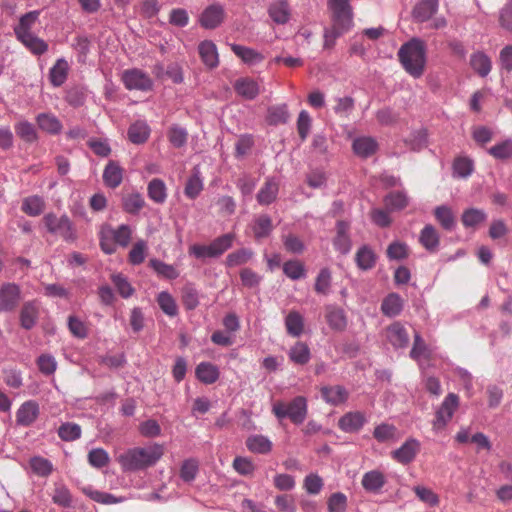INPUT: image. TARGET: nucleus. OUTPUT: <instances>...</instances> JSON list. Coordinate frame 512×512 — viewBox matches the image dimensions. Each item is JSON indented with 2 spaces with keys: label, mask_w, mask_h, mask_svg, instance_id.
<instances>
[{
  "label": "nucleus",
  "mask_w": 512,
  "mask_h": 512,
  "mask_svg": "<svg viewBox=\"0 0 512 512\" xmlns=\"http://www.w3.org/2000/svg\"><path fill=\"white\" fill-rule=\"evenodd\" d=\"M164 455V447L153 443L144 447L129 448L117 460L124 472L143 471L155 466Z\"/></svg>",
  "instance_id": "1"
},
{
  "label": "nucleus",
  "mask_w": 512,
  "mask_h": 512,
  "mask_svg": "<svg viewBox=\"0 0 512 512\" xmlns=\"http://www.w3.org/2000/svg\"><path fill=\"white\" fill-rule=\"evenodd\" d=\"M404 70L414 78H420L426 66V44L420 38L404 43L397 53Z\"/></svg>",
  "instance_id": "2"
},
{
  "label": "nucleus",
  "mask_w": 512,
  "mask_h": 512,
  "mask_svg": "<svg viewBox=\"0 0 512 512\" xmlns=\"http://www.w3.org/2000/svg\"><path fill=\"white\" fill-rule=\"evenodd\" d=\"M272 412L279 420L289 418L294 424L300 425L307 417V400L303 396H297L289 403L275 402L272 406Z\"/></svg>",
  "instance_id": "3"
},
{
  "label": "nucleus",
  "mask_w": 512,
  "mask_h": 512,
  "mask_svg": "<svg viewBox=\"0 0 512 512\" xmlns=\"http://www.w3.org/2000/svg\"><path fill=\"white\" fill-rule=\"evenodd\" d=\"M234 240L233 233H226L208 245L193 244L189 248V254L197 259L218 258L233 246Z\"/></svg>",
  "instance_id": "4"
},
{
  "label": "nucleus",
  "mask_w": 512,
  "mask_h": 512,
  "mask_svg": "<svg viewBox=\"0 0 512 512\" xmlns=\"http://www.w3.org/2000/svg\"><path fill=\"white\" fill-rule=\"evenodd\" d=\"M43 222L50 234L58 235L67 242L76 240L74 224L67 215L57 216L54 213H47L43 217Z\"/></svg>",
  "instance_id": "5"
},
{
  "label": "nucleus",
  "mask_w": 512,
  "mask_h": 512,
  "mask_svg": "<svg viewBox=\"0 0 512 512\" xmlns=\"http://www.w3.org/2000/svg\"><path fill=\"white\" fill-rule=\"evenodd\" d=\"M459 407V397L455 393H449L436 410L435 418L432 422V430L438 434L445 429L447 424L453 418V415Z\"/></svg>",
  "instance_id": "6"
},
{
  "label": "nucleus",
  "mask_w": 512,
  "mask_h": 512,
  "mask_svg": "<svg viewBox=\"0 0 512 512\" xmlns=\"http://www.w3.org/2000/svg\"><path fill=\"white\" fill-rule=\"evenodd\" d=\"M328 7L332 11V26L347 32L353 25L350 0H328Z\"/></svg>",
  "instance_id": "7"
},
{
  "label": "nucleus",
  "mask_w": 512,
  "mask_h": 512,
  "mask_svg": "<svg viewBox=\"0 0 512 512\" xmlns=\"http://www.w3.org/2000/svg\"><path fill=\"white\" fill-rule=\"evenodd\" d=\"M122 81L128 90L149 91L153 87L150 76L137 68L125 70L122 73Z\"/></svg>",
  "instance_id": "8"
},
{
  "label": "nucleus",
  "mask_w": 512,
  "mask_h": 512,
  "mask_svg": "<svg viewBox=\"0 0 512 512\" xmlns=\"http://www.w3.org/2000/svg\"><path fill=\"white\" fill-rule=\"evenodd\" d=\"M421 448L420 442L415 438H408L398 449L392 452V457L398 463L409 464L416 458Z\"/></svg>",
  "instance_id": "9"
},
{
  "label": "nucleus",
  "mask_w": 512,
  "mask_h": 512,
  "mask_svg": "<svg viewBox=\"0 0 512 512\" xmlns=\"http://www.w3.org/2000/svg\"><path fill=\"white\" fill-rule=\"evenodd\" d=\"M39 414L40 407L35 400L25 401L16 411V423L19 426L28 427L37 420Z\"/></svg>",
  "instance_id": "10"
},
{
  "label": "nucleus",
  "mask_w": 512,
  "mask_h": 512,
  "mask_svg": "<svg viewBox=\"0 0 512 512\" xmlns=\"http://www.w3.org/2000/svg\"><path fill=\"white\" fill-rule=\"evenodd\" d=\"M20 288L14 283H6L0 288V311H12L19 303Z\"/></svg>",
  "instance_id": "11"
},
{
  "label": "nucleus",
  "mask_w": 512,
  "mask_h": 512,
  "mask_svg": "<svg viewBox=\"0 0 512 512\" xmlns=\"http://www.w3.org/2000/svg\"><path fill=\"white\" fill-rule=\"evenodd\" d=\"M350 223L347 221H337L336 235L333 239V246L336 251L346 255L351 251L352 240L349 235Z\"/></svg>",
  "instance_id": "12"
},
{
  "label": "nucleus",
  "mask_w": 512,
  "mask_h": 512,
  "mask_svg": "<svg viewBox=\"0 0 512 512\" xmlns=\"http://www.w3.org/2000/svg\"><path fill=\"white\" fill-rule=\"evenodd\" d=\"M385 336L387 341L395 349L406 348L410 340L406 328L400 322H395L388 326L385 331Z\"/></svg>",
  "instance_id": "13"
},
{
  "label": "nucleus",
  "mask_w": 512,
  "mask_h": 512,
  "mask_svg": "<svg viewBox=\"0 0 512 512\" xmlns=\"http://www.w3.org/2000/svg\"><path fill=\"white\" fill-rule=\"evenodd\" d=\"M367 418L363 412L352 411L344 414L338 420L339 428L346 433H355L366 424Z\"/></svg>",
  "instance_id": "14"
},
{
  "label": "nucleus",
  "mask_w": 512,
  "mask_h": 512,
  "mask_svg": "<svg viewBox=\"0 0 512 512\" xmlns=\"http://www.w3.org/2000/svg\"><path fill=\"white\" fill-rule=\"evenodd\" d=\"M235 92L246 100H254L260 93V87L256 80L249 77L237 79L233 84Z\"/></svg>",
  "instance_id": "15"
},
{
  "label": "nucleus",
  "mask_w": 512,
  "mask_h": 512,
  "mask_svg": "<svg viewBox=\"0 0 512 512\" xmlns=\"http://www.w3.org/2000/svg\"><path fill=\"white\" fill-rule=\"evenodd\" d=\"M230 48L233 53L241 59V61L248 66H255L263 62L265 59L264 55L247 46L239 45V44H230Z\"/></svg>",
  "instance_id": "16"
},
{
  "label": "nucleus",
  "mask_w": 512,
  "mask_h": 512,
  "mask_svg": "<svg viewBox=\"0 0 512 512\" xmlns=\"http://www.w3.org/2000/svg\"><path fill=\"white\" fill-rule=\"evenodd\" d=\"M438 8V0H421L414 6L412 16L417 22H426L437 13Z\"/></svg>",
  "instance_id": "17"
},
{
  "label": "nucleus",
  "mask_w": 512,
  "mask_h": 512,
  "mask_svg": "<svg viewBox=\"0 0 512 512\" xmlns=\"http://www.w3.org/2000/svg\"><path fill=\"white\" fill-rule=\"evenodd\" d=\"M224 17L223 7L219 4H213L207 7L201 14L200 23L207 29L216 28L221 24Z\"/></svg>",
  "instance_id": "18"
},
{
  "label": "nucleus",
  "mask_w": 512,
  "mask_h": 512,
  "mask_svg": "<svg viewBox=\"0 0 512 512\" xmlns=\"http://www.w3.org/2000/svg\"><path fill=\"white\" fill-rule=\"evenodd\" d=\"M362 487L370 493H379L386 484L385 475L379 470H371L362 476Z\"/></svg>",
  "instance_id": "19"
},
{
  "label": "nucleus",
  "mask_w": 512,
  "mask_h": 512,
  "mask_svg": "<svg viewBox=\"0 0 512 512\" xmlns=\"http://www.w3.org/2000/svg\"><path fill=\"white\" fill-rule=\"evenodd\" d=\"M278 192L279 182L276 178L269 177L257 193V201L260 205H269L276 200Z\"/></svg>",
  "instance_id": "20"
},
{
  "label": "nucleus",
  "mask_w": 512,
  "mask_h": 512,
  "mask_svg": "<svg viewBox=\"0 0 512 512\" xmlns=\"http://www.w3.org/2000/svg\"><path fill=\"white\" fill-rule=\"evenodd\" d=\"M357 267L362 271H368L374 268L377 262V255L369 245H362L355 254Z\"/></svg>",
  "instance_id": "21"
},
{
  "label": "nucleus",
  "mask_w": 512,
  "mask_h": 512,
  "mask_svg": "<svg viewBox=\"0 0 512 512\" xmlns=\"http://www.w3.org/2000/svg\"><path fill=\"white\" fill-rule=\"evenodd\" d=\"M200 58L205 66L212 69L219 64V55L216 45L210 40L202 41L198 46Z\"/></svg>",
  "instance_id": "22"
},
{
  "label": "nucleus",
  "mask_w": 512,
  "mask_h": 512,
  "mask_svg": "<svg viewBox=\"0 0 512 512\" xmlns=\"http://www.w3.org/2000/svg\"><path fill=\"white\" fill-rule=\"evenodd\" d=\"M69 64L65 58H59L49 70V80L52 86H62L68 77Z\"/></svg>",
  "instance_id": "23"
},
{
  "label": "nucleus",
  "mask_w": 512,
  "mask_h": 512,
  "mask_svg": "<svg viewBox=\"0 0 512 512\" xmlns=\"http://www.w3.org/2000/svg\"><path fill=\"white\" fill-rule=\"evenodd\" d=\"M404 308V300L398 293L388 294L381 303V311L387 317L398 316Z\"/></svg>",
  "instance_id": "24"
},
{
  "label": "nucleus",
  "mask_w": 512,
  "mask_h": 512,
  "mask_svg": "<svg viewBox=\"0 0 512 512\" xmlns=\"http://www.w3.org/2000/svg\"><path fill=\"white\" fill-rule=\"evenodd\" d=\"M352 148L357 156L368 158L377 151L378 144L374 138L362 136L354 139Z\"/></svg>",
  "instance_id": "25"
},
{
  "label": "nucleus",
  "mask_w": 512,
  "mask_h": 512,
  "mask_svg": "<svg viewBox=\"0 0 512 512\" xmlns=\"http://www.w3.org/2000/svg\"><path fill=\"white\" fill-rule=\"evenodd\" d=\"M321 395L326 403L333 406L343 404L348 399L347 390L340 385L323 387L321 389Z\"/></svg>",
  "instance_id": "26"
},
{
  "label": "nucleus",
  "mask_w": 512,
  "mask_h": 512,
  "mask_svg": "<svg viewBox=\"0 0 512 512\" xmlns=\"http://www.w3.org/2000/svg\"><path fill=\"white\" fill-rule=\"evenodd\" d=\"M38 127L52 135H57L62 131L61 121L52 113H40L36 117Z\"/></svg>",
  "instance_id": "27"
},
{
  "label": "nucleus",
  "mask_w": 512,
  "mask_h": 512,
  "mask_svg": "<svg viewBox=\"0 0 512 512\" xmlns=\"http://www.w3.org/2000/svg\"><path fill=\"white\" fill-rule=\"evenodd\" d=\"M204 188L203 178L201 176L200 168L194 167L192 174L187 179L184 193L189 199L197 198Z\"/></svg>",
  "instance_id": "28"
},
{
  "label": "nucleus",
  "mask_w": 512,
  "mask_h": 512,
  "mask_svg": "<svg viewBox=\"0 0 512 512\" xmlns=\"http://www.w3.org/2000/svg\"><path fill=\"white\" fill-rule=\"evenodd\" d=\"M123 180V169L115 161H109L103 171V181L109 188L118 187Z\"/></svg>",
  "instance_id": "29"
},
{
  "label": "nucleus",
  "mask_w": 512,
  "mask_h": 512,
  "mask_svg": "<svg viewBox=\"0 0 512 512\" xmlns=\"http://www.w3.org/2000/svg\"><path fill=\"white\" fill-rule=\"evenodd\" d=\"M195 374L200 382L213 384L218 380L220 372L216 365L210 362H201L197 365Z\"/></svg>",
  "instance_id": "30"
},
{
  "label": "nucleus",
  "mask_w": 512,
  "mask_h": 512,
  "mask_svg": "<svg viewBox=\"0 0 512 512\" xmlns=\"http://www.w3.org/2000/svg\"><path fill=\"white\" fill-rule=\"evenodd\" d=\"M127 135L133 144H143L149 138L150 127L145 121H136L129 126Z\"/></svg>",
  "instance_id": "31"
},
{
  "label": "nucleus",
  "mask_w": 512,
  "mask_h": 512,
  "mask_svg": "<svg viewBox=\"0 0 512 512\" xmlns=\"http://www.w3.org/2000/svg\"><path fill=\"white\" fill-rule=\"evenodd\" d=\"M39 315L38 304L34 301L26 302L20 312V324L26 329L30 330L37 322Z\"/></svg>",
  "instance_id": "32"
},
{
  "label": "nucleus",
  "mask_w": 512,
  "mask_h": 512,
  "mask_svg": "<svg viewBox=\"0 0 512 512\" xmlns=\"http://www.w3.org/2000/svg\"><path fill=\"white\" fill-rule=\"evenodd\" d=\"M434 216L444 230L453 231L456 228V218L449 206H437L434 209Z\"/></svg>",
  "instance_id": "33"
},
{
  "label": "nucleus",
  "mask_w": 512,
  "mask_h": 512,
  "mask_svg": "<svg viewBox=\"0 0 512 512\" xmlns=\"http://www.w3.org/2000/svg\"><path fill=\"white\" fill-rule=\"evenodd\" d=\"M487 220V214L483 209L468 208L463 211L461 221L465 228L476 229Z\"/></svg>",
  "instance_id": "34"
},
{
  "label": "nucleus",
  "mask_w": 512,
  "mask_h": 512,
  "mask_svg": "<svg viewBox=\"0 0 512 512\" xmlns=\"http://www.w3.org/2000/svg\"><path fill=\"white\" fill-rule=\"evenodd\" d=\"M288 356L294 364L305 365L311 359V351L306 343L298 341L289 349Z\"/></svg>",
  "instance_id": "35"
},
{
  "label": "nucleus",
  "mask_w": 512,
  "mask_h": 512,
  "mask_svg": "<svg viewBox=\"0 0 512 512\" xmlns=\"http://www.w3.org/2000/svg\"><path fill=\"white\" fill-rule=\"evenodd\" d=\"M285 328L290 336H301L304 332L303 316L296 310L290 311L285 317Z\"/></svg>",
  "instance_id": "36"
},
{
  "label": "nucleus",
  "mask_w": 512,
  "mask_h": 512,
  "mask_svg": "<svg viewBox=\"0 0 512 512\" xmlns=\"http://www.w3.org/2000/svg\"><path fill=\"white\" fill-rule=\"evenodd\" d=\"M272 446L270 439L264 435H251L246 439V447L252 453L268 454Z\"/></svg>",
  "instance_id": "37"
},
{
  "label": "nucleus",
  "mask_w": 512,
  "mask_h": 512,
  "mask_svg": "<svg viewBox=\"0 0 512 512\" xmlns=\"http://www.w3.org/2000/svg\"><path fill=\"white\" fill-rule=\"evenodd\" d=\"M147 194L150 200L157 204H163L167 199V187L163 180L152 179L147 186Z\"/></svg>",
  "instance_id": "38"
},
{
  "label": "nucleus",
  "mask_w": 512,
  "mask_h": 512,
  "mask_svg": "<svg viewBox=\"0 0 512 512\" xmlns=\"http://www.w3.org/2000/svg\"><path fill=\"white\" fill-rule=\"evenodd\" d=\"M40 12L30 11L20 17L19 23L14 27V33L18 38L31 34V28L38 20Z\"/></svg>",
  "instance_id": "39"
},
{
  "label": "nucleus",
  "mask_w": 512,
  "mask_h": 512,
  "mask_svg": "<svg viewBox=\"0 0 512 512\" xmlns=\"http://www.w3.org/2000/svg\"><path fill=\"white\" fill-rule=\"evenodd\" d=\"M470 65L472 69L481 77H486L492 68V63L488 55L480 51L471 55Z\"/></svg>",
  "instance_id": "40"
},
{
  "label": "nucleus",
  "mask_w": 512,
  "mask_h": 512,
  "mask_svg": "<svg viewBox=\"0 0 512 512\" xmlns=\"http://www.w3.org/2000/svg\"><path fill=\"white\" fill-rule=\"evenodd\" d=\"M269 16L277 24H285L290 19V8L286 1L279 0L269 7Z\"/></svg>",
  "instance_id": "41"
},
{
  "label": "nucleus",
  "mask_w": 512,
  "mask_h": 512,
  "mask_svg": "<svg viewBox=\"0 0 512 512\" xmlns=\"http://www.w3.org/2000/svg\"><path fill=\"white\" fill-rule=\"evenodd\" d=\"M453 176L456 178H468L474 171V161L467 156L456 157L453 165Z\"/></svg>",
  "instance_id": "42"
},
{
  "label": "nucleus",
  "mask_w": 512,
  "mask_h": 512,
  "mask_svg": "<svg viewBox=\"0 0 512 512\" xmlns=\"http://www.w3.org/2000/svg\"><path fill=\"white\" fill-rule=\"evenodd\" d=\"M144 206L145 199L139 192L130 193L122 198V207L129 214H138Z\"/></svg>",
  "instance_id": "43"
},
{
  "label": "nucleus",
  "mask_w": 512,
  "mask_h": 512,
  "mask_svg": "<svg viewBox=\"0 0 512 512\" xmlns=\"http://www.w3.org/2000/svg\"><path fill=\"white\" fill-rule=\"evenodd\" d=\"M107 230V234L110 235L117 245L126 247L130 243L132 230L129 225L121 224L117 228L110 226H104Z\"/></svg>",
  "instance_id": "44"
},
{
  "label": "nucleus",
  "mask_w": 512,
  "mask_h": 512,
  "mask_svg": "<svg viewBox=\"0 0 512 512\" xmlns=\"http://www.w3.org/2000/svg\"><path fill=\"white\" fill-rule=\"evenodd\" d=\"M290 114L286 104L271 106L268 108L266 120L270 125L285 124Z\"/></svg>",
  "instance_id": "45"
},
{
  "label": "nucleus",
  "mask_w": 512,
  "mask_h": 512,
  "mask_svg": "<svg viewBox=\"0 0 512 512\" xmlns=\"http://www.w3.org/2000/svg\"><path fill=\"white\" fill-rule=\"evenodd\" d=\"M21 209L29 216H39L45 209V201L38 195L29 196L23 200Z\"/></svg>",
  "instance_id": "46"
},
{
  "label": "nucleus",
  "mask_w": 512,
  "mask_h": 512,
  "mask_svg": "<svg viewBox=\"0 0 512 512\" xmlns=\"http://www.w3.org/2000/svg\"><path fill=\"white\" fill-rule=\"evenodd\" d=\"M182 303L186 310H194L200 303L198 290L191 283H187L181 290Z\"/></svg>",
  "instance_id": "47"
},
{
  "label": "nucleus",
  "mask_w": 512,
  "mask_h": 512,
  "mask_svg": "<svg viewBox=\"0 0 512 512\" xmlns=\"http://www.w3.org/2000/svg\"><path fill=\"white\" fill-rule=\"evenodd\" d=\"M384 203L388 211H397L408 205L409 198L404 191L391 192L385 196Z\"/></svg>",
  "instance_id": "48"
},
{
  "label": "nucleus",
  "mask_w": 512,
  "mask_h": 512,
  "mask_svg": "<svg viewBox=\"0 0 512 512\" xmlns=\"http://www.w3.org/2000/svg\"><path fill=\"white\" fill-rule=\"evenodd\" d=\"M420 243L429 251H434L439 246V234L436 229L428 224L420 232Z\"/></svg>",
  "instance_id": "49"
},
{
  "label": "nucleus",
  "mask_w": 512,
  "mask_h": 512,
  "mask_svg": "<svg viewBox=\"0 0 512 512\" xmlns=\"http://www.w3.org/2000/svg\"><path fill=\"white\" fill-rule=\"evenodd\" d=\"M18 40L35 55H42L48 50V44L33 33L20 37Z\"/></svg>",
  "instance_id": "50"
},
{
  "label": "nucleus",
  "mask_w": 512,
  "mask_h": 512,
  "mask_svg": "<svg viewBox=\"0 0 512 512\" xmlns=\"http://www.w3.org/2000/svg\"><path fill=\"white\" fill-rule=\"evenodd\" d=\"M252 230L256 239L268 237L273 230L270 216L267 214L258 216L254 221Z\"/></svg>",
  "instance_id": "51"
},
{
  "label": "nucleus",
  "mask_w": 512,
  "mask_h": 512,
  "mask_svg": "<svg viewBox=\"0 0 512 512\" xmlns=\"http://www.w3.org/2000/svg\"><path fill=\"white\" fill-rule=\"evenodd\" d=\"M157 303L160 309L169 317H175L178 314V306L173 296L167 292L162 291L157 295Z\"/></svg>",
  "instance_id": "52"
},
{
  "label": "nucleus",
  "mask_w": 512,
  "mask_h": 512,
  "mask_svg": "<svg viewBox=\"0 0 512 512\" xmlns=\"http://www.w3.org/2000/svg\"><path fill=\"white\" fill-rule=\"evenodd\" d=\"M84 492L88 497H90L95 502H98V503H101L104 505L117 504V503H121L125 500L122 497H116L115 495H113L111 493L94 490L92 488H86V489H84Z\"/></svg>",
  "instance_id": "53"
},
{
  "label": "nucleus",
  "mask_w": 512,
  "mask_h": 512,
  "mask_svg": "<svg viewBox=\"0 0 512 512\" xmlns=\"http://www.w3.org/2000/svg\"><path fill=\"white\" fill-rule=\"evenodd\" d=\"M283 273L291 280H299L306 277V268L299 260H289L283 264Z\"/></svg>",
  "instance_id": "54"
},
{
  "label": "nucleus",
  "mask_w": 512,
  "mask_h": 512,
  "mask_svg": "<svg viewBox=\"0 0 512 512\" xmlns=\"http://www.w3.org/2000/svg\"><path fill=\"white\" fill-rule=\"evenodd\" d=\"M15 132L18 137L27 143L35 142L38 139L34 125L26 120L20 121L15 125Z\"/></svg>",
  "instance_id": "55"
},
{
  "label": "nucleus",
  "mask_w": 512,
  "mask_h": 512,
  "mask_svg": "<svg viewBox=\"0 0 512 512\" xmlns=\"http://www.w3.org/2000/svg\"><path fill=\"white\" fill-rule=\"evenodd\" d=\"M327 322L331 329L342 331L346 328L347 320L345 313L340 308H332L327 313Z\"/></svg>",
  "instance_id": "56"
},
{
  "label": "nucleus",
  "mask_w": 512,
  "mask_h": 512,
  "mask_svg": "<svg viewBox=\"0 0 512 512\" xmlns=\"http://www.w3.org/2000/svg\"><path fill=\"white\" fill-rule=\"evenodd\" d=\"M150 266L158 275L166 279L173 280L179 276L178 270L173 265L167 264L161 260L151 259Z\"/></svg>",
  "instance_id": "57"
},
{
  "label": "nucleus",
  "mask_w": 512,
  "mask_h": 512,
  "mask_svg": "<svg viewBox=\"0 0 512 512\" xmlns=\"http://www.w3.org/2000/svg\"><path fill=\"white\" fill-rule=\"evenodd\" d=\"M253 256V252L250 249L242 248L237 251L230 253L226 257V265L228 267H237L247 263Z\"/></svg>",
  "instance_id": "58"
},
{
  "label": "nucleus",
  "mask_w": 512,
  "mask_h": 512,
  "mask_svg": "<svg viewBox=\"0 0 512 512\" xmlns=\"http://www.w3.org/2000/svg\"><path fill=\"white\" fill-rule=\"evenodd\" d=\"M397 429L394 425L388 423H381L377 425L373 431V437L378 442H387L396 437Z\"/></svg>",
  "instance_id": "59"
},
{
  "label": "nucleus",
  "mask_w": 512,
  "mask_h": 512,
  "mask_svg": "<svg viewBox=\"0 0 512 512\" xmlns=\"http://www.w3.org/2000/svg\"><path fill=\"white\" fill-rule=\"evenodd\" d=\"M168 139L175 148L184 147L187 143L188 132L183 127L173 125L168 131Z\"/></svg>",
  "instance_id": "60"
},
{
  "label": "nucleus",
  "mask_w": 512,
  "mask_h": 512,
  "mask_svg": "<svg viewBox=\"0 0 512 512\" xmlns=\"http://www.w3.org/2000/svg\"><path fill=\"white\" fill-rule=\"evenodd\" d=\"M199 471V463L196 459L190 458L183 461L180 469V477L184 482H192Z\"/></svg>",
  "instance_id": "61"
},
{
  "label": "nucleus",
  "mask_w": 512,
  "mask_h": 512,
  "mask_svg": "<svg viewBox=\"0 0 512 512\" xmlns=\"http://www.w3.org/2000/svg\"><path fill=\"white\" fill-rule=\"evenodd\" d=\"M58 436L63 441H74L81 437V427L76 423H63L58 428Z\"/></svg>",
  "instance_id": "62"
},
{
  "label": "nucleus",
  "mask_w": 512,
  "mask_h": 512,
  "mask_svg": "<svg viewBox=\"0 0 512 512\" xmlns=\"http://www.w3.org/2000/svg\"><path fill=\"white\" fill-rule=\"evenodd\" d=\"M87 97V91L83 87H72L70 88L65 96V100L67 103L73 107H80L82 106Z\"/></svg>",
  "instance_id": "63"
},
{
  "label": "nucleus",
  "mask_w": 512,
  "mask_h": 512,
  "mask_svg": "<svg viewBox=\"0 0 512 512\" xmlns=\"http://www.w3.org/2000/svg\"><path fill=\"white\" fill-rule=\"evenodd\" d=\"M488 153L496 159H508L512 157V139L504 140L492 146Z\"/></svg>",
  "instance_id": "64"
}]
</instances>
